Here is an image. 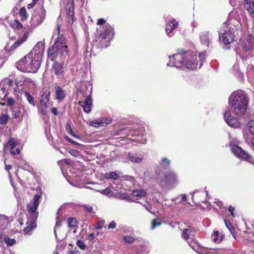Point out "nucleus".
Listing matches in <instances>:
<instances>
[{
	"instance_id": "27",
	"label": "nucleus",
	"mask_w": 254,
	"mask_h": 254,
	"mask_svg": "<svg viewBox=\"0 0 254 254\" xmlns=\"http://www.w3.org/2000/svg\"><path fill=\"white\" fill-rule=\"evenodd\" d=\"M57 33L59 35V37L55 42V46H56L57 47V46H62V45H65V43H64V41H65L63 35H60V25H59V24L57 26Z\"/></svg>"
},
{
	"instance_id": "51",
	"label": "nucleus",
	"mask_w": 254,
	"mask_h": 254,
	"mask_svg": "<svg viewBox=\"0 0 254 254\" xmlns=\"http://www.w3.org/2000/svg\"><path fill=\"white\" fill-rule=\"evenodd\" d=\"M69 153L71 155H72L73 156H74V157H78L81 156L79 152L77 150H74V149H70V150H69Z\"/></svg>"
},
{
	"instance_id": "18",
	"label": "nucleus",
	"mask_w": 254,
	"mask_h": 254,
	"mask_svg": "<svg viewBox=\"0 0 254 254\" xmlns=\"http://www.w3.org/2000/svg\"><path fill=\"white\" fill-rule=\"evenodd\" d=\"M79 104L83 108V111L86 113L91 112L92 106V100L91 95H89L84 101H80Z\"/></svg>"
},
{
	"instance_id": "13",
	"label": "nucleus",
	"mask_w": 254,
	"mask_h": 254,
	"mask_svg": "<svg viewBox=\"0 0 254 254\" xmlns=\"http://www.w3.org/2000/svg\"><path fill=\"white\" fill-rule=\"evenodd\" d=\"M231 150L234 154L239 158L246 160H248L251 158V156L248 152L243 150L238 145H231Z\"/></svg>"
},
{
	"instance_id": "19",
	"label": "nucleus",
	"mask_w": 254,
	"mask_h": 254,
	"mask_svg": "<svg viewBox=\"0 0 254 254\" xmlns=\"http://www.w3.org/2000/svg\"><path fill=\"white\" fill-rule=\"evenodd\" d=\"M128 159L133 163H139L143 160V156L135 151L130 152L128 153Z\"/></svg>"
},
{
	"instance_id": "21",
	"label": "nucleus",
	"mask_w": 254,
	"mask_h": 254,
	"mask_svg": "<svg viewBox=\"0 0 254 254\" xmlns=\"http://www.w3.org/2000/svg\"><path fill=\"white\" fill-rule=\"evenodd\" d=\"M190 246L197 253L201 254L203 247L201 246L196 240L188 242Z\"/></svg>"
},
{
	"instance_id": "6",
	"label": "nucleus",
	"mask_w": 254,
	"mask_h": 254,
	"mask_svg": "<svg viewBox=\"0 0 254 254\" xmlns=\"http://www.w3.org/2000/svg\"><path fill=\"white\" fill-rule=\"evenodd\" d=\"M46 11L43 4L36 7L30 21V25L28 26L32 29L41 24L46 17Z\"/></svg>"
},
{
	"instance_id": "38",
	"label": "nucleus",
	"mask_w": 254,
	"mask_h": 254,
	"mask_svg": "<svg viewBox=\"0 0 254 254\" xmlns=\"http://www.w3.org/2000/svg\"><path fill=\"white\" fill-rule=\"evenodd\" d=\"M146 192L142 190H133L132 192V195L133 196L142 197L146 195Z\"/></svg>"
},
{
	"instance_id": "31",
	"label": "nucleus",
	"mask_w": 254,
	"mask_h": 254,
	"mask_svg": "<svg viewBox=\"0 0 254 254\" xmlns=\"http://www.w3.org/2000/svg\"><path fill=\"white\" fill-rule=\"evenodd\" d=\"M212 240L215 243H220L222 240V236H219L218 231H215L211 236Z\"/></svg>"
},
{
	"instance_id": "20",
	"label": "nucleus",
	"mask_w": 254,
	"mask_h": 254,
	"mask_svg": "<svg viewBox=\"0 0 254 254\" xmlns=\"http://www.w3.org/2000/svg\"><path fill=\"white\" fill-rule=\"evenodd\" d=\"M201 43L207 46H208L211 43L212 35L208 31H203L199 35Z\"/></svg>"
},
{
	"instance_id": "10",
	"label": "nucleus",
	"mask_w": 254,
	"mask_h": 254,
	"mask_svg": "<svg viewBox=\"0 0 254 254\" xmlns=\"http://www.w3.org/2000/svg\"><path fill=\"white\" fill-rule=\"evenodd\" d=\"M41 195V193L36 194L33 199L27 205V210L30 213L29 217L33 218L34 220H37L38 216V212L37 211V209L39 204V200Z\"/></svg>"
},
{
	"instance_id": "14",
	"label": "nucleus",
	"mask_w": 254,
	"mask_h": 254,
	"mask_svg": "<svg viewBox=\"0 0 254 254\" xmlns=\"http://www.w3.org/2000/svg\"><path fill=\"white\" fill-rule=\"evenodd\" d=\"M65 9L69 23L72 24L74 21V8L73 0H67Z\"/></svg>"
},
{
	"instance_id": "57",
	"label": "nucleus",
	"mask_w": 254,
	"mask_h": 254,
	"mask_svg": "<svg viewBox=\"0 0 254 254\" xmlns=\"http://www.w3.org/2000/svg\"><path fill=\"white\" fill-rule=\"evenodd\" d=\"M65 139L66 141H67L68 142L73 144L75 145H81V144L77 142L74 141V140L70 138L69 137L66 136Z\"/></svg>"
},
{
	"instance_id": "25",
	"label": "nucleus",
	"mask_w": 254,
	"mask_h": 254,
	"mask_svg": "<svg viewBox=\"0 0 254 254\" xmlns=\"http://www.w3.org/2000/svg\"><path fill=\"white\" fill-rule=\"evenodd\" d=\"M55 94L56 99L61 102L64 99L65 97V92L59 86L56 87Z\"/></svg>"
},
{
	"instance_id": "40",
	"label": "nucleus",
	"mask_w": 254,
	"mask_h": 254,
	"mask_svg": "<svg viewBox=\"0 0 254 254\" xmlns=\"http://www.w3.org/2000/svg\"><path fill=\"white\" fill-rule=\"evenodd\" d=\"M99 192L102 194L105 195L109 197H111L113 194V192L109 188H107L105 189L99 190Z\"/></svg>"
},
{
	"instance_id": "17",
	"label": "nucleus",
	"mask_w": 254,
	"mask_h": 254,
	"mask_svg": "<svg viewBox=\"0 0 254 254\" xmlns=\"http://www.w3.org/2000/svg\"><path fill=\"white\" fill-rule=\"evenodd\" d=\"M36 221L37 220H34L33 218H30V217H29L27 222V224L28 225L23 230V233L25 235H31L32 231L34 230L37 226Z\"/></svg>"
},
{
	"instance_id": "7",
	"label": "nucleus",
	"mask_w": 254,
	"mask_h": 254,
	"mask_svg": "<svg viewBox=\"0 0 254 254\" xmlns=\"http://www.w3.org/2000/svg\"><path fill=\"white\" fill-rule=\"evenodd\" d=\"M241 19H242L243 23L246 21V17L243 14L242 10L239 8L235 9L229 13L227 22L237 27L242 26Z\"/></svg>"
},
{
	"instance_id": "42",
	"label": "nucleus",
	"mask_w": 254,
	"mask_h": 254,
	"mask_svg": "<svg viewBox=\"0 0 254 254\" xmlns=\"http://www.w3.org/2000/svg\"><path fill=\"white\" fill-rule=\"evenodd\" d=\"M11 27L15 29H19L22 27L21 23L17 20H14L11 23Z\"/></svg>"
},
{
	"instance_id": "34",
	"label": "nucleus",
	"mask_w": 254,
	"mask_h": 254,
	"mask_svg": "<svg viewBox=\"0 0 254 254\" xmlns=\"http://www.w3.org/2000/svg\"><path fill=\"white\" fill-rule=\"evenodd\" d=\"M24 95L29 104L34 107L35 106V102L33 96L27 91L24 92Z\"/></svg>"
},
{
	"instance_id": "12",
	"label": "nucleus",
	"mask_w": 254,
	"mask_h": 254,
	"mask_svg": "<svg viewBox=\"0 0 254 254\" xmlns=\"http://www.w3.org/2000/svg\"><path fill=\"white\" fill-rule=\"evenodd\" d=\"M18 145V142L16 140H15L13 138H9L6 144L4 145V148L5 150H9L11 152V155L15 156V155H18L20 153V150L19 147L16 148L15 151L14 150V148L16 147Z\"/></svg>"
},
{
	"instance_id": "3",
	"label": "nucleus",
	"mask_w": 254,
	"mask_h": 254,
	"mask_svg": "<svg viewBox=\"0 0 254 254\" xmlns=\"http://www.w3.org/2000/svg\"><path fill=\"white\" fill-rule=\"evenodd\" d=\"M248 101L246 95L242 92H234L229 98V104L233 114L243 115L247 108Z\"/></svg>"
},
{
	"instance_id": "54",
	"label": "nucleus",
	"mask_w": 254,
	"mask_h": 254,
	"mask_svg": "<svg viewBox=\"0 0 254 254\" xmlns=\"http://www.w3.org/2000/svg\"><path fill=\"white\" fill-rule=\"evenodd\" d=\"M124 240L126 242L128 243L129 244L132 243L133 242L134 239L132 237L129 236H126L124 237Z\"/></svg>"
},
{
	"instance_id": "11",
	"label": "nucleus",
	"mask_w": 254,
	"mask_h": 254,
	"mask_svg": "<svg viewBox=\"0 0 254 254\" xmlns=\"http://www.w3.org/2000/svg\"><path fill=\"white\" fill-rule=\"evenodd\" d=\"M50 96V91L47 89L45 91H43L41 95L40 105L43 108H41L40 111L43 115H46L47 113V108L50 106L49 103Z\"/></svg>"
},
{
	"instance_id": "64",
	"label": "nucleus",
	"mask_w": 254,
	"mask_h": 254,
	"mask_svg": "<svg viewBox=\"0 0 254 254\" xmlns=\"http://www.w3.org/2000/svg\"><path fill=\"white\" fill-rule=\"evenodd\" d=\"M36 1H37V0H33V2L30 3L27 5V8L28 9H30V8H32L35 4Z\"/></svg>"
},
{
	"instance_id": "43",
	"label": "nucleus",
	"mask_w": 254,
	"mask_h": 254,
	"mask_svg": "<svg viewBox=\"0 0 254 254\" xmlns=\"http://www.w3.org/2000/svg\"><path fill=\"white\" fill-rule=\"evenodd\" d=\"M25 81V78L22 76H18L15 80V84L17 86H22Z\"/></svg>"
},
{
	"instance_id": "2",
	"label": "nucleus",
	"mask_w": 254,
	"mask_h": 254,
	"mask_svg": "<svg viewBox=\"0 0 254 254\" xmlns=\"http://www.w3.org/2000/svg\"><path fill=\"white\" fill-rule=\"evenodd\" d=\"M40 57L37 53L31 52L16 63L17 68L22 72H36L40 67Z\"/></svg>"
},
{
	"instance_id": "45",
	"label": "nucleus",
	"mask_w": 254,
	"mask_h": 254,
	"mask_svg": "<svg viewBox=\"0 0 254 254\" xmlns=\"http://www.w3.org/2000/svg\"><path fill=\"white\" fill-rule=\"evenodd\" d=\"M247 126L250 133L254 135V120L250 121L248 123Z\"/></svg>"
},
{
	"instance_id": "47",
	"label": "nucleus",
	"mask_w": 254,
	"mask_h": 254,
	"mask_svg": "<svg viewBox=\"0 0 254 254\" xmlns=\"http://www.w3.org/2000/svg\"><path fill=\"white\" fill-rule=\"evenodd\" d=\"M190 236V234L188 232V230L187 229H184L183 233H182V237L187 242L189 241V237Z\"/></svg>"
},
{
	"instance_id": "29",
	"label": "nucleus",
	"mask_w": 254,
	"mask_h": 254,
	"mask_svg": "<svg viewBox=\"0 0 254 254\" xmlns=\"http://www.w3.org/2000/svg\"><path fill=\"white\" fill-rule=\"evenodd\" d=\"M53 68L55 74L56 75L60 74L63 72V65L58 62H55L53 64Z\"/></svg>"
},
{
	"instance_id": "56",
	"label": "nucleus",
	"mask_w": 254,
	"mask_h": 254,
	"mask_svg": "<svg viewBox=\"0 0 254 254\" xmlns=\"http://www.w3.org/2000/svg\"><path fill=\"white\" fill-rule=\"evenodd\" d=\"M239 65L238 64H235L233 67V73L235 75H239Z\"/></svg>"
},
{
	"instance_id": "61",
	"label": "nucleus",
	"mask_w": 254,
	"mask_h": 254,
	"mask_svg": "<svg viewBox=\"0 0 254 254\" xmlns=\"http://www.w3.org/2000/svg\"><path fill=\"white\" fill-rule=\"evenodd\" d=\"M116 227V223L114 221H112L108 225L109 229H114Z\"/></svg>"
},
{
	"instance_id": "58",
	"label": "nucleus",
	"mask_w": 254,
	"mask_h": 254,
	"mask_svg": "<svg viewBox=\"0 0 254 254\" xmlns=\"http://www.w3.org/2000/svg\"><path fill=\"white\" fill-rule=\"evenodd\" d=\"M15 103V100L12 98H8L7 100V105L8 106H12Z\"/></svg>"
},
{
	"instance_id": "23",
	"label": "nucleus",
	"mask_w": 254,
	"mask_h": 254,
	"mask_svg": "<svg viewBox=\"0 0 254 254\" xmlns=\"http://www.w3.org/2000/svg\"><path fill=\"white\" fill-rule=\"evenodd\" d=\"M244 4L245 8L252 16H253L254 15V2L251 0H245Z\"/></svg>"
},
{
	"instance_id": "9",
	"label": "nucleus",
	"mask_w": 254,
	"mask_h": 254,
	"mask_svg": "<svg viewBox=\"0 0 254 254\" xmlns=\"http://www.w3.org/2000/svg\"><path fill=\"white\" fill-rule=\"evenodd\" d=\"M158 182L162 187L172 189L178 183V177L174 172L170 171L165 174L164 177L159 179Z\"/></svg>"
},
{
	"instance_id": "44",
	"label": "nucleus",
	"mask_w": 254,
	"mask_h": 254,
	"mask_svg": "<svg viewBox=\"0 0 254 254\" xmlns=\"http://www.w3.org/2000/svg\"><path fill=\"white\" fill-rule=\"evenodd\" d=\"M4 242L8 246H13L16 244V240L14 239H10L7 237H5L4 238Z\"/></svg>"
},
{
	"instance_id": "8",
	"label": "nucleus",
	"mask_w": 254,
	"mask_h": 254,
	"mask_svg": "<svg viewBox=\"0 0 254 254\" xmlns=\"http://www.w3.org/2000/svg\"><path fill=\"white\" fill-rule=\"evenodd\" d=\"M235 29L233 28L226 27V23H223V27L219 32L220 39L222 38L223 43L225 45L230 44L234 41L235 37Z\"/></svg>"
},
{
	"instance_id": "52",
	"label": "nucleus",
	"mask_w": 254,
	"mask_h": 254,
	"mask_svg": "<svg viewBox=\"0 0 254 254\" xmlns=\"http://www.w3.org/2000/svg\"><path fill=\"white\" fill-rule=\"evenodd\" d=\"M56 225H55V229H54V232H55V235H56V229L60 227L62 225V221L61 220L59 219V216H58L56 218Z\"/></svg>"
},
{
	"instance_id": "15",
	"label": "nucleus",
	"mask_w": 254,
	"mask_h": 254,
	"mask_svg": "<svg viewBox=\"0 0 254 254\" xmlns=\"http://www.w3.org/2000/svg\"><path fill=\"white\" fill-rule=\"evenodd\" d=\"M166 33L168 36L172 37L173 35L171 33L178 27L179 23L175 19L173 18L171 19H167L166 18Z\"/></svg>"
},
{
	"instance_id": "22",
	"label": "nucleus",
	"mask_w": 254,
	"mask_h": 254,
	"mask_svg": "<svg viewBox=\"0 0 254 254\" xmlns=\"http://www.w3.org/2000/svg\"><path fill=\"white\" fill-rule=\"evenodd\" d=\"M28 38V34L25 33L21 37L19 38L11 46L10 49L11 50H14L25 42Z\"/></svg>"
},
{
	"instance_id": "28",
	"label": "nucleus",
	"mask_w": 254,
	"mask_h": 254,
	"mask_svg": "<svg viewBox=\"0 0 254 254\" xmlns=\"http://www.w3.org/2000/svg\"><path fill=\"white\" fill-rule=\"evenodd\" d=\"M67 224L68 227L71 229H73V232L75 233L77 228L76 218L73 217L69 218L67 221Z\"/></svg>"
},
{
	"instance_id": "46",
	"label": "nucleus",
	"mask_w": 254,
	"mask_h": 254,
	"mask_svg": "<svg viewBox=\"0 0 254 254\" xmlns=\"http://www.w3.org/2000/svg\"><path fill=\"white\" fill-rule=\"evenodd\" d=\"M170 163V160L167 158H163L161 160V165L163 168H167L169 166Z\"/></svg>"
},
{
	"instance_id": "49",
	"label": "nucleus",
	"mask_w": 254,
	"mask_h": 254,
	"mask_svg": "<svg viewBox=\"0 0 254 254\" xmlns=\"http://www.w3.org/2000/svg\"><path fill=\"white\" fill-rule=\"evenodd\" d=\"M100 120L102 126L108 125L110 124L112 121L111 119L109 117L100 119Z\"/></svg>"
},
{
	"instance_id": "33",
	"label": "nucleus",
	"mask_w": 254,
	"mask_h": 254,
	"mask_svg": "<svg viewBox=\"0 0 254 254\" xmlns=\"http://www.w3.org/2000/svg\"><path fill=\"white\" fill-rule=\"evenodd\" d=\"M104 177L107 179H113L116 180L118 179L119 176L116 172H110L105 174Z\"/></svg>"
},
{
	"instance_id": "63",
	"label": "nucleus",
	"mask_w": 254,
	"mask_h": 254,
	"mask_svg": "<svg viewBox=\"0 0 254 254\" xmlns=\"http://www.w3.org/2000/svg\"><path fill=\"white\" fill-rule=\"evenodd\" d=\"M186 229H187L188 230V232L190 234V236L192 235V233L194 231V229L193 227L189 226L188 228H186Z\"/></svg>"
},
{
	"instance_id": "26",
	"label": "nucleus",
	"mask_w": 254,
	"mask_h": 254,
	"mask_svg": "<svg viewBox=\"0 0 254 254\" xmlns=\"http://www.w3.org/2000/svg\"><path fill=\"white\" fill-rule=\"evenodd\" d=\"M9 221L8 218L3 215H0V231H2L6 228Z\"/></svg>"
},
{
	"instance_id": "62",
	"label": "nucleus",
	"mask_w": 254,
	"mask_h": 254,
	"mask_svg": "<svg viewBox=\"0 0 254 254\" xmlns=\"http://www.w3.org/2000/svg\"><path fill=\"white\" fill-rule=\"evenodd\" d=\"M104 221H101L98 222V223L96 225V228L97 229H101L103 227L104 223Z\"/></svg>"
},
{
	"instance_id": "32",
	"label": "nucleus",
	"mask_w": 254,
	"mask_h": 254,
	"mask_svg": "<svg viewBox=\"0 0 254 254\" xmlns=\"http://www.w3.org/2000/svg\"><path fill=\"white\" fill-rule=\"evenodd\" d=\"M149 249L145 245H140L137 248V254H147L149 253Z\"/></svg>"
},
{
	"instance_id": "55",
	"label": "nucleus",
	"mask_w": 254,
	"mask_h": 254,
	"mask_svg": "<svg viewBox=\"0 0 254 254\" xmlns=\"http://www.w3.org/2000/svg\"><path fill=\"white\" fill-rule=\"evenodd\" d=\"M4 164H5V169L8 172L9 177V179H10V180L11 184L13 186V182H12V180H11V174H10V173L9 172V170L11 169V166L10 165H7L6 163L5 160L4 161Z\"/></svg>"
},
{
	"instance_id": "16",
	"label": "nucleus",
	"mask_w": 254,
	"mask_h": 254,
	"mask_svg": "<svg viewBox=\"0 0 254 254\" xmlns=\"http://www.w3.org/2000/svg\"><path fill=\"white\" fill-rule=\"evenodd\" d=\"M224 118L226 123L230 126L236 127L238 126V120L234 117L230 112V110L225 111Z\"/></svg>"
},
{
	"instance_id": "35",
	"label": "nucleus",
	"mask_w": 254,
	"mask_h": 254,
	"mask_svg": "<svg viewBox=\"0 0 254 254\" xmlns=\"http://www.w3.org/2000/svg\"><path fill=\"white\" fill-rule=\"evenodd\" d=\"M220 250L214 249H208L203 247L201 254H219Z\"/></svg>"
},
{
	"instance_id": "39",
	"label": "nucleus",
	"mask_w": 254,
	"mask_h": 254,
	"mask_svg": "<svg viewBox=\"0 0 254 254\" xmlns=\"http://www.w3.org/2000/svg\"><path fill=\"white\" fill-rule=\"evenodd\" d=\"M12 116L15 118L22 117V113L19 107H14L13 109Z\"/></svg>"
},
{
	"instance_id": "41",
	"label": "nucleus",
	"mask_w": 254,
	"mask_h": 254,
	"mask_svg": "<svg viewBox=\"0 0 254 254\" xmlns=\"http://www.w3.org/2000/svg\"><path fill=\"white\" fill-rule=\"evenodd\" d=\"M9 117L7 114H1L0 116V124L5 125L7 124Z\"/></svg>"
},
{
	"instance_id": "53",
	"label": "nucleus",
	"mask_w": 254,
	"mask_h": 254,
	"mask_svg": "<svg viewBox=\"0 0 254 254\" xmlns=\"http://www.w3.org/2000/svg\"><path fill=\"white\" fill-rule=\"evenodd\" d=\"M161 224V222L158 221L157 220H153L152 222L151 229H154L156 227L159 226Z\"/></svg>"
},
{
	"instance_id": "4",
	"label": "nucleus",
	"mask_w": 254,
	"mask_h": 254,
	"mask_svg": "<svg viewBox=\"0 0 254 254\" xmlns=\"http://www.w3.org/2000/svg\"><path fill=\"white\" fill-rule=\"evenodd\" d=\"M106 21L103 18L98 19L97 24L102 26L97 29L98 36L97 37V41L100 42L101 47L106 48L108 46V43L111 39L113 38L114 32L112 27L108 23H105Z\"/></svg>"
},
{
	"instance_id": "50",
	"label": "nucleus",
	"mask_w": 254,
	"mask_h": 254,
	"mask_svg": "<svg viewBox=\"0 0 254 254\" xmlns=\"http://www.w3.org/2000/svg\"><path fill=\"white\" fill-rule=\"evenodd\" d=\"M76 245L81 250H85L86 249V246L85 245L84 242L80 240H78L76 241Z\"/></svg>"
},
{
	"instance_id": "37",
	"label": "nucleus",
	"mask_w": 254,
	"mask_h": 254,
	"mask_svg": "<svg viewBox=\"0 0 254 254\" xmlns=\"http://www.w3.org/2000/svg\"><path fill=\"white\" fill-rule=\"evenodd\" d=\"M88 184H93L94 185V187L93 188H91L87 186H84L83 187L86 189L93 190H96V191L99 192V190H101L102 189H100V186H101V184H99L97 183H94L93 182H89L88 183Z\"/></svg>"
},
{
	"instance_id": "36",
	"label": "nucleus",
	"mask_w": 254,
	"mask_h": 254,
	"mask_svg": "<svg viewBox=\"0 0 254 254\" xmlns=\"http://www.w3.org/2000/svg\"><path fill=\"white\" fill-rule=\"evenodd\" d=\"M19 12L21 17V20L22 21L25 20L27 19L28 14L26 11V9L24 7L20 8Z\"/></svg>"
},
{
	"instance_id": "1",
	"label": "nucleus",
	"mask_w": 254,
	"mask_h": 254,
	"mask_svg": "<svg viewBox=\"0 0 254 254\" xmlns=\"http://www.w3.org/2000/svg\"><path fill=\"white\" fill-rule=\"evenodd\" d=\"M205 58V52L199 53L197 56L180 50L177 53L169 56V62L167 65L177 68L183 66L188 69L194 70L201 67Z\"/></svg>"
},
{
	"instance_id": "48",
	"label": "nucleus",
	"mask_w": 254,
	"mask_h": 254,
	"mask_svg": "<svg viewBox=\"0 0 254 254\" xmlns=\"http://www.w3.org/2000/svg\"><path fill=\"white\" fill-rule=\"evenodd\" d=\"M89 125L90 126L95 127H98L99 126H102L100 119L90 122Z\"/></svg>"
},
{
	"instance_id": "60",
	"label": "nucleus",
	"mask_w": 254,
	"mask_h": 254,
	"mask_svg": "<svg viewBox=\"0 0 254 254\" xmlns=\"http://www.w3.org/2000/svg\"><path fill=\"white\" fill-rule=\"evenodd\" d=\"M228 210L231 213L233 217H234L236 216V214L234 213L235 208L234 207L230 205L228 208Z\"/></svg>"
},
{
	"instance_id": "5",
	"label": "nucleus",
	"mask_w": 254,
	"mask_h": 254,
	"mask_svg": "<svg viewBox=\"0 0 254 254\" xmlns=\"http://www.w3.org/2000/svg\"><path fill=\"white\" fill-rule=\"evenodd\" d=\"M241 37L238 43V48L245 52L251 51L254 48V36L247 32L242 33V31H241Z\"/></svg>"
},
{
	"instance_id": "59",
	"label": "nucleus",
	"mask_w": 254,
	"mask_h": 254,
	"mask_svg": "<svg viewBox=\"0 0 254 254\" xmlns=\"http://www.w3.org/2000/svg\"><path fill=\"white\" fill-rule=\"evenodd\" d=\"M225 223L226 226L229 229V230L231 232H232V229L234 230V229L233 228V226H232V225L231 224V223L229 221H227L226 220H225Z\"/></svg>"
},
{
	"instance_id": "24",
	"label": "nucleus",
	"mask_w": 254,
	"mask_h": 254,
	"mask_svg": "<svg viewBox=\"0 0 254 254\" xmlns=\"http://www.w3.org/2000/svg\"><path fill=\"white\" fill-rule=\"evenodd\" d=\"M58 55V52L57 50V46H51L49 48L48 51V56L49 59L53 61Z\"/></svg>"
},
{
	"instance_id": "30",
	"label": "nucleus",
	"mask_w": 254,
	"mask_h": 254,
	"mask_svg": "<svg viewBox=\"0 0 254 254\" xmlns=\"http://www.w3.org/2000/svg\"><path fill=\"white\" fill-rule=\"evenodd\" d=\"M57 50L58 52V54H60L63 57H65L67 54L68 49L66 45L57 46Z\"/></svg>"
}]
</instances>
